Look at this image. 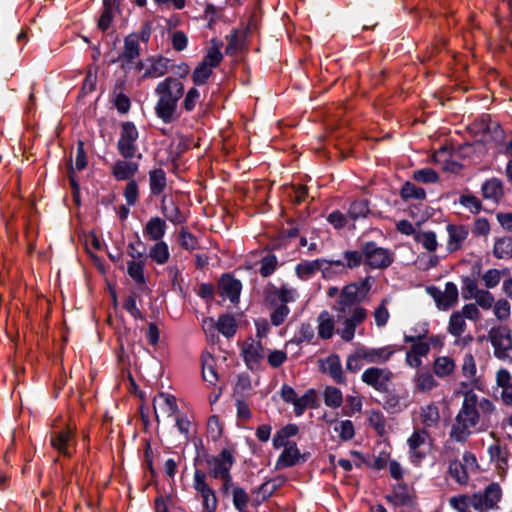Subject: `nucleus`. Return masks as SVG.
Wrapping results in <instances>:
<instances>
[{
  "mask_svg": "<svg viewBox=\"0 0 512 512\" xmlns=\"http://www.w3.org/2000/svg\"><path fill=\"white\" fill-rule=\"evenodd\" d=\"M138 137V130L132 122L122 123L117 149L124 159H131L136 156L140 159L142 157L141 154L137 155L138 148L136 142Z\"/></svg>",
  "mask_w": 512,
  "mask_h": 512,
  "instance_id": "7",
  "label": "nucleus"
},
{
  "mask_svg": "<svg viewBox=\"0 0 512 512\" xmlns=\"http://www.w3.org/2000/svg\"><path fill=\"white\" fill-rule=\"evenodd\" d=\"M221 45L212 41V46L207 50V53L202 63L208 65L211 68L217 67L223 60V54L220 50Z\"/></svg>",
  "mask_w": 512,
  "mask_h": 512,
  "instance_id": "47",
  "label": "nucleus"
},
{
  "mask_svg": "<svg viewBox=\"0 0 512 512\" xmlns=\"http://www.w3.org/2000/svg\"><path fill=\"white\" fill-rule=\"evenodd\" d=\"M459 203L473 214L479 213L482 208L480 200L471 194L462 195L459 198Z\"/></svg>",
  "mask_w": 512,
  "mask_h": 512,
  "instance_id": "60",
  "label": "nucleus"
},
{
  "mask_svg": "<svg viewBox=\"0 0 512 512\" xmlns=\"http://www.w3.org/2000/svg\"><path fill=\"white\" fill-rule=\"evenodd\" d=\"M471 383L461 382V390L457 394L463 396L462 406L455 416L451 426L450 439L465 443L472 433L477 429L482 419H487L495 411V405L488 398H479L470 389Z\"/></svg>",
  "mask_w": 512,
  "mask_h": 512,
  "instance_id": "2",
  "label": "nucleus"
},
{
  "mask_svg": "<svg viewBox=\"0 0 512 512\" xmlns=\"http://www.w3.org/2000/svg\"><path fill=\"white\" fill-rule=\"evenodd\" d=\"M455 367L454 360L448 356L437 357L433 363V371L440 378L450 376L454 372Z\"/></svg>",
  "mask_w": 512,
  "mask_h": 512,
  "instance_id": "34",
  "label": "nucleus"
},
{
  "mask_svg": "<svg viewBox=\"0 0 512 512\" xmlns=\"http://www.w3.org/2000/svg\"><path fill=\"white\" fill-rule=\"evenodd\" d=\"M426 291L434 299L437 308L440 310H449L458 302V288L453 282H447L443 291L436 286H429Z\"/></svg>",
  "mask_w": 512,
  "mask_h": 512,
  "instance_id": "11",
  "label": "nucleus"
},
{
  "mask_svg": "<svg viewBox=\"0 0 512 512\" xmlns=\"http://www.w3.org/2000/svg\"><path fill=\"white\" fill-rule=\"evenodd\" d=\"M232 500H233V505L239 512L247 511L246 507H247V504L249 501V497L243 488H241L239 486L233 487Z\"/></svg>",
  "mask_w": 512,
  "mask_h": 512,
  "instance_id": "53",
  "label": "nucleus"
},
{
  "mask_svg": "<svg viewBox=\"0 0 512 512\" xmlns=\"http://www.w3.org/2000/svg\"><path fill=\"white\" fill-rule=\"evenodd\" d=\"M401 196L404 199L424 200L426 192L423 188L418 187L411 182H406L401 189Z\"/></svg>",
  "mask_w": 512,
  "mask_h": 512,
  "instance_id": "51",
  "label": "nucleus"
},
{
  "mask_svg": "<svg viewBox=\"0 0 512 512\" xmlns=\"http://www.w3.org/2000/svg\"><path fill=\"white\" fill-rule=\"evenodd\" d=\"M419 420L423 425L422 429L427 430L428 428L437 426L440 420L438 407L435 404H428L421 407L419 411Z\"/></svg>",
  "mask_w": 512,
  "mask_h": 512,
  "instance_id": "28",
  "label": "nucleus"
},
{
  "mask_svg": "<svg viewBox=\"0 0 512 512\" xmlns=\"http://www.w3.org/2000/svg\"><path fill=\"white\" fill-rule=\"evenodd\" d=\"M461 370L464 377L472 380V382L476 384L477 381L475 379V376L477 368L475 358L471 353H467L464 355Z\"/></svg>",
  "mask_w": 512,
  "mask_h": 512,
  "instance_id": "52",
  "label": "nucleus"
},
{
  "mask_svg": "<svg viewBox=\"0 0 512 512\" xmlns=\"http://www.w3.org/2000/svg\"><path fill=\"white\" fill-rule=\"evenodd\" d=\"M320 272L324 278H333L337 274L345 272L342 260H326L320 259Z\"/></svg>",
  "mask_w": 512,
  "mask_h": 512,
  "instance_id": "39",
  "label": "nucleus"
},
{
  "mask_svg": "<svg viewBox=\"0 0 512 512\" xmlns=\"http://www.w3.org/2000/svg\"><path fill=\"white\" fill-rule=\"evenodd\" d=\"M71 441H72V430L70 428L51 432L50 443H51L52 447L63 455L69 456L71 454V452H70Z\"/></svg>",
  "mask_w": 512,
  "mask_h": 512,
  "instance_id": "23",
  "label": "nucleus"
},
{
  "mask_svg": "<svg viewBox=\"0 0 512 512\" xmlns=\"http://www.w3.org/2000/svg\"><path fill=\"white\" fill-rule=\"evenodd\" d=\"M412 383L415 391L420 393H429L439 385L434 375L429 371H418L414 375Z\"/></svg>",
  "mask_w": 512,
  "mask_h": 512,
  "instance_id": "27",
  "label": "nucleus"
},
{
  "mask_svg": "<svg viewBox=\"0 0 512 512\" xmlns=\"http://www.w3.org/2000/svg\"><path fill=\"white\" fill-rule=\"evenodd\" d=\"M493 256L500 260L512 259V236H503L495 239Z\"/></svg>",
  "mask_w": 512,
  "mask_h": 512,
  "instance_id": "30",
  "label": "nucleus"
},
{
  "mask_svg": "<svg viewBox=\"0 0 512 512\" xmlns=\"http://www.w3.org/2000/svg\"><path fill=\"white\" fill-rule=\"evenodd\" d=\"M360 356H361V352H360L359 348L357 347L355 349V351L347 357L346 369L349 372L355 373L362 368L364 360Z\"/></svg>",
  "mask_w": 512,
  "mask_h": 512,
  "instance_id": "63",
  "label": "nucleus"
},
{
  "mask_svg": "<svg viewBox=\"0 0 512 512\" xmlns=\"http://www.w3.org/2000/svg\"><path fill=\"white\" fill-rule=\"evenodd\" d=\"M155 92L159 97L155 106L156 115L164 123L174 121L178 100L184 93L183 84L176 78L168 77L158 83Z\"/></svg>",
  "mask_w": 512,
  "mask_h": 512,
  "instance_id": "3",
  "label": "nucleus"
},
{
  "mask_svg": "<svg viewBox=\"0 0 512 512\" xmlns=\"http://www.w3.org/2000/svg\"><path fill=\"white\" fill-rule=\"evenodd\" d=\"M166 223L159 217H152L145 225L144 235L153 241H160L165 234Z\"/></svg>",
  "mask_w": 512,
  "mask_h": 512,
  "instance_id": "29",
  "label": "nucleus"
},
{
  "mask_svg": "<svg viewBox=\"0 0 512 512\" xmlns=\"http://www.w3.org/2000/svg\"><path fill=\"white\" fill-rule=\"evenodd\" d=\"M193 487L202 499L204 512H215L217 509V497L215 491L207 483V474L196 469L193 475Z\"/></svg>",
  "mask_w": 512,
  "mask_h": 512,
  "instance_id": "8",
  "label": "nucleus"
},
{
  "mask_svg": "<svg viewBox=\"0 0 512 512\" xmlns=\"http://www.w3.org/2000/svg\"><path fill=\"white\" fill-rule=\"evenodd\" d=\"M162 210L164 216L174 224L185 222L186 218L180 209L175 205L171 198L164 197L162 200Z\"/></svg>",
  "mask_w": 512,
  "mask_h": 512,
  "instance_id": "32",
  "label": "nucleus"
},
{
  "mask_svg": "<svg viewBox=\"0 0 512 512\" xmlns=\"http://www.w3.org/2000/svg\"><path fill=\"white\" fill-rule=\"evenodd\" d=\"M504 271L499 269H489L482 275V281L487 289L495 288L501 281Z\"/></svg>",
  "mask_w": 512,
  "mask_h": 512,
  "instance_id": "54",
  "label": "nucleus"
},
{
  "mask_svg": "<svg viewBox=\"0 0 512 512\" xmlns=\"http://www.w3.org/2000/svg\"><path fill=\"white\" fill-rule=\"evenodd\" d=\"M343 259L344 270L355 269L364 264L363 243L360 246V250H345L343 252Z\"/></svg>",
  "mask_w": 512,
  "mask_h": 512,
  "instance_id": "35",
  "label": "nucleus"
},
{
  "mask_svg": "<svg viewBox=\"0 0 512 512\" xmlns=\"http://www.w3.org/2000/svg\"><path fill=\"white\" fill-rule=\"evenodd\" d=\"M466 329L467 325L465 322V318L461 315L460 312H453L449 318L447 330L451 335L458 338L455 341L456 345H460V343L466 344L472 341L471 336L460 339V337L464 334Z\"/></svg>",
  "mask_w": 512,
  "mask_h": 512,
  "instance_id": "19",
  "label": "nucleus"
},
{
  "mask_svg": "<svg viewBox=\"0 0 512 512\" xmlns=\"http://www.w3.org/2000/svg\"><path fill=\"white\" fill-rule=\"evenodd\" d=\"M358 348L361 352L360 357H362L364 362L369 364H384L388 362L396 352V348L393 345L378 348L359 346Z\"/></svg>",
  "mask_w": 512,
  "mask_h": 512,
  "instance_id": "14",
  "label": "nucleus"
},
{
  "mask_svg": "<svg viewBox=\"0 0 512 512\" xmlns=\"http://www.w3.org/2000/svg\"><path fill=\"white\" fill-rule=\"evenodd\" d=\"M209 475L218 479L228 473L235 462L233 453L229 449H223L216 456H207L205 459Z\"/></svg>",
  "mask_w": 512,
  "mask_h": 512,
  "instance_id": "12",
  "label": "nucleus"
},
{
  "mask_svg": "<svg viewBox=\"0 0 512 512\" xmlns=\"http://www.w3.org/2000/svg\"><path fill=\"white\" fill-rule=\"evenodd\" d=\"M493 313L499 321L507 320L511 314L510 303L505 299L497 300L493 305Z\"/></svg>",
  "mask_w": 512,
  "mask_h": 512,
  "instance_id": "58",
  "label": "nucleus"
},
{
  "mask_svg": "<svg viewBox=\"0 0 512 512\" xmlns=\"http://www.w3.org/2000/svg\"><path fill=\"white\" fill-rule=\"evenodd\" d=\"M300 459H302V455L294 442L293 444H289L283 449L282 453L278 457L276 461V469H285L291 466L296 465Z\"/></svg>",
  "mask_w": 512,
  "mask_h": 512,
  "instance_id": "26",
  "label": "nucleus"
},
{
  "mask_svg": "<svg viewBox=\"0 0 512 512\" xmlns=\"http://www.w3.org/2000/svg\"><path fill=\"white\" fill-rule=\"evenodd\" d=\"M428 439V432L425 429H415L412 435L408 438L407 444L409 446L410 454L413 461H420L424 457V453L420 450L425 445Z\"/></svg>",
  "mask_w": 512,
  "mask_h": 512,
  "instance_id": "22",
  "label": "nucleus"
},
{
  "mask_svg": "<svg viewBox=\"0 0 512 512\" xmlns=\"http://www.w3.org/2000/svg\"><path fill=\"white\" fill-rule=\"evenodd\" d=\"M278 265L277 257L273 254H269L262 258L261 266H260V274L263 277L270 276L276 269Z\"/></svg>",
  "mask_w": 512,
  "mask_h": 512,
  "instance_id": "61",
  "label": "nucleus"
},
{
  "mask_svg": "<svg viewBox=\"0 0 512 512\" xmlns=\"http://www.w3.org/2000/svg\"><path fill=\"white\" fill-rule=\"evenodd\" d=\"M140 56L139 37L137 34H129L124 39L123 52L120 54L118 60L122 61V67L126 64L132 63Z\"/></svg>",
  "mask_w": 512,
  "mask_h": 512,
  "instance_id": "21",
  "label": "nucleus"
},
{
  "mask_svg": "<svg viewBox=\"0 0 512 512\" xmlns=\"http://www.w3.org/2000/svg\"><path fill=\"white\" fill-rule=\"evenodd\" d=\"M387 299H383L381 304L375 308L373 311V317L375 320V324L378 327H383L387 324L390 314L387 309Z\"/></svg>",
  "mask_w": 512,
  "mask_h": 512,
  "instance_id": "57",
  "label": "nucleus"
},
{
  "mask_svg": "<svg viewBox=\"0 0 512 512\" xmlns=\"http://www.w3.org/2000/svg\"><path fill=\"white\" fill-rule=\"evenodd\" d=\"M502 491L497 483L489 484L484 491L473 493L472 495L468 494V498L472 501V508L474 510H483L488 512V510L494 509L497 507L498 502L501 500Z\"/></svg>",
  "mask_w": 512,
  "mask_h": 512,
  "instance_id": "9",
  "label": "nucleus"
},
{
  "mask_svg": "<svg viewBox=\"0 0 512 512\" xmlns=\"http://www.w3.org/2000/svg\"><path fill=\"white\" fill-rule=\"evenodd\" d=\"M482 195L485 199L493 200L495 202L503 196V183L497 178H491L483 183Z\"/></svg>",
  "mask_w": 512,
  "mask_h": 512,
  "instance_id": "31",
  "label": "nucleus"
},
{
  "mask_svg": "<svg viewBox=\"0 0 512 512\" xmlns=\"http://www.w3.org/2000/svg\"><path fill=\"white\" fill-rule=\"evenodd\" d=\"M448 240L446 249L449 252L460 250L469 235V228L466 225L448 224L446 226Z\"/></svg>",
  "mask_w": 512,
  "mask_h": 512,
  "instance_id": "16",
  "label": "nucleus"
},
{
  "mask_svg": "<svg viewBox=\"0 0 512 512\" xmlns=\"http://www.w3.org/2000/svg\"><path fill=\"white\" fill-rule=\"evenodd\" d=\"M321 372L328 374L337 384H345L346 377L342 369L340 357L332 354L321 361Z\"/></svg>",
  "mask_w": 512,
  "mask_h": 512,
  "instance_id": "17",
  "label": "nucleus"
},
{
  "mask_svg": "<svg viewBox=\"0 0 512 512\" xmlns=\"http://www.w3.org/2000/svg\"><path fill=\"white\" fill-rule=\"evenodd\" d=\"M139 165L137 162L128 160H118L112 167V175L119 181H131L135 174L138 172Z\"/></svg>",
  "mask_w": 512,
  "mask_h": 512,
  "instance_id": "25",
  "label": "nucleus"
},
{
  "mask_svg": "<svg viewBox=\"0 0 512 512\" xmlns=\"http://www.w3.org/2000/svg\"><path fill=\"white\" fill-rule=\"evenodd\" d=\"M413 179L422 183H435L438 181L439 176L432 168H423L414 171Z\"/></svg>",
  "mask_w": 512,
  "mask_h": 512,
  "instance_id": "59",
  "label": "nucleus"
},
{
  "mask_svg": "<svg viewBox=\"0 0 512 512\" xmlns=\"http://www.w3.org/2000/svg\"><path fill=\"white\" fill-rule=\"evenodd\" d=\"M489 339L494 349V355L499 360L512 363V337L507 327L499 326L492 328L489 332Z\"/></svg>",
  "mask_w": 512,
  "mask_h": 512,
  "instance_id": "6",
  "label": "nucleus"
},
{
  "mask_svg": "<svg viewBox=\"0 0 512 512\" xmlns=\"http://www.w3.org/2000/svg\"><path fill=\"white\" fill-rule=\"evenodd\" d=\"M364 265L370 269L383 270L388 268L394 261V253L387 248L378 246L373 241L363 243Z\"/></svg>",
  "mask_w": 512,
  "mask_h": 512,
  "instance_id": "5",
  "label": "nucleus"
},
{
  "mask_svg": "<svg viewBox=\"0 0 512 512\" xmlns=\"http://www.w3.org/2000/svg\"><path fill=\"white\" fill-rule=\"evenodd\" d=\"M495 381H496L497 387L501 388L502 402L505 405L512 407V376H511V373L505 368H500L496 372Z\"/></svg>",
  "mask_w": 512,
  "mask_h": 512,
  "instance_id": "20",
  "label": "nucleus"
},
{
  "mask_svg": "<svg viewBox=\"0 0 512 512\" xmlns=\"http://www.w3.org/2000/svg\"><path fill=\"white\" fill-rule=\"evenodd\" d=\"M449 474L461 485L466 484L469 479L467 468L458 460H454L450 463Z\"/></svg>",
  "mask_w": 512,
  "mask_h": 512,
  "instance_id": "48",
  "label": "nucleus"
},
{
  "mask_svg": "<svg viewBox=\"0 0 512 512\" xmlns=\"http://www.w3.org/2000/svg\"><path fill=\"white\" fill-rule=\"evenodd\" d=\"M148 257H150L155 263L159 265L165 264L170 257L168 245L163 241H157L149 249Z\"/></svg>",
  "mask_w": 512,
  "mask_h": 512,
  "instance_id": "38",
  "label": "nucleus"
},
{
  "mask_svg": "<svg viewBox=\"0 0 512 512\" xmlns=\"http://www.w3.org/2000/svg\"><path fill=\"white\" fill-rule=\"evenodd\" d=\"M242 356L247 367L251 370L258 368L264 358V349L260 341L249 339L242 345Z\"/></svg>",
  "mask_w": 512,
  "mask_h": 512,
  "instance_id": "15",
  "label": "nucleus"
},
{
  "mask_svg": "<svg viewBox=\"0 0 512 512\" xmlns=\"http://www.w3.org/2000/svg\"><path fill=\"white\" fill-rule=\"evenodd\" d=\"M326 424L334 425V432L338 434L341 441H350L355 436L354 424L351 420H340L336 418H329L327 415L323 416Z\"/></svg>",
  "mask_w": 512,
  "mask_h": 512,
  "instance_id": "24",
  "label": "nucleus"
},
{
  "mask_svg": "<svg viewBox=\"0 0 512 512\" xmlns=\"http://www.w3.org/2000/svg\"><path fill=\"white\" fill-rule=\"evenodd\" d=\"M323 401L326 406L337 409L343 404V394L337 387L327 386L323 391Z\"/></svg>",
  "mask_w": 512,
  "mask_h": 512,
  "instance_id": "40",
  "label": "nucleus"
},
{
  "mask_svg": "<svg viewBox=\"0 0 512 512\" xmlns=\"http://www.w3.org/2000/svg\"><path fill=\"white\" fill-rule=\"evenodd\" d=\"M320 259L306 260L297 264L295 268L296 275L302 280H308L320 271Z\"/></svg>",
  "mask_w": 512,
  "mask_h": 512,
  "instance_id": "33",
  "label": "nucleus"
},
{
  "mask_svg": "<svg viewBox=\"0 0 512 512\" xmlns=\"http://www.w3.org/2000/svg\"><path fill=\"white\" fill-rule=\"evenodd\" d=\"M334 321L327 311L320 313L318 317V335L322 339H330L334 334Z\"/></svg>",
  "mask_w": 512,
  "mask_h": 512,
  "instance_id": "37",
  "label": "nucleus"
},
{
  "mask_svg": "<svg viewBox=\"0 0 512 512\" xmlns=\"http://www.w3.org/2000/svg\"><path fill=\"white\" fill-rule=\"evenodd\" d=\"M149 184L151 193L161 194L166 188V174L162 169H154L149 172Z\"/></svg>",
  "mask_w": 512,
  "mask_h": 512,
  "instance_id": "36",
  "label": "nucleus"
},
{
  "mask_svg": "<svg viewBox=\"0 0 512 512\" xmlns=\"http://www.w3.org/2000/svg\"><path fill=\"white\" fill-rule=\"evenodd\" d=\"M146 259L141 260H131L127 263V273L128 275L137 283L144 284L145 276H144V266Z\"/></svg>",
  "mask_w": 512,
  "mask_h": 512,
  "instance_id": "43",
  "label": "nucleus"
},
{
  "mask_svg": "<svg viewBox=\"0 0 512 512\" xmlns=\"http://www.w3.org/2000/svg\"><path fill=\"white\" fill-rule=\"evenodd\" d=\"M213 68L204 63H200L192 73V80L196 85H203L212 75Z\"/></svg>",
  "mask_w": 512,
  "mask_h": 512,
  "instance_id": "55",
  "label": "nucleus"
},
{
  "mask_svg": "<svg viewBox=\"0 0 512 512\" xmlns=\"http://www.w3.org/2000/svg\"><path fill=\"white\" fill-rule=\"evenodd\" d=\"M151 65L143 77L158 78L167 72V61L163 58L151 59Z\"/></svg>",
  "mask_w": 512,
  "mask_h": 512,
  "instance_id": "50",
  "label": "nucleus"
},
{
  "mask_svg": "<svg viewBox=\"0 0 512 512\" xmlns=\"http://www.w3.org/2000/svg\"><path fill=\"white\" fill-rule=\"evenodd\" d=\"M370 289L369 278L346 285L332 306L336 321L343 325L337 332L346 342L354 338L356 327L367 318V310L359 303L366 297Z\"/></svg>",
  "mask_w": 512,
  "mask_h": 512,
  "instance_id": "1",
  "label": "nucleus"
},
{
  "mask_svg": "<svg viewBox=\"0 0 512 512\" xmlns=\"http://www.w3.org/2000/svg\"><path fill=\"white\" fill-rule=\"evenodd\" d=\"M298 296L297 290L288 284L277 287L269 283L265 287L264 300L266 305L272 309L270 320L274 326H280L284 323L290 313L287 304L295 302Z\"/></svg>",
  "mask_w": 512,
  "mask_h": 512,
  "instance_id": "4",
  "label": "nucleus"
},
{
  "mask_svg": "<svg viewBox=\"0 0 512 512\" xmlns=\"http://www.w3.org/2000/svg\"><path fill=\"white\" fill-rule=\"evenodd\" d=\"M363 407L362 397L359 395H347L346 396V410L345 415L352 416L353 414L360 412Z\"/></svg>",
  "mask_w": 512,
  "mask_h": 512,
  "instance_id": "62",
  "label": "nucleus"
},
{
  "mask_svg": "<svg viewBox=\"0 0 512 512\" xmlns=\"http://www.w3.org/2000/svg\"><path fill=\"white\" fill-rule=\"evenodd\" d=\"M387 500L395 506H408L413 502L407 487L402 485L394 488L392 494L387 496Z\"/></svg>",
  "mask_w": 512,
  "mask_h": 512,
  "instance_id": "42",
  "label": "nucleus"
},
{
  "mask_svg": "<svg viewBox=\"0 0 512 512\" xmlns=\"http://www.w3.org/2000/svg\"><path fill=\"white\" fill-rule=\"evenodd\" d=\"M370 212L369 203L367 200H356L352 202L348 209V216L352 220L365 218Z\"/></svg>",
  "mask_w": 512,
  "mask_h": 512,
  "instance_id": "46",
  "label": "nucleus"
},
{
  "mask_svg": "<svg viewBox=\"0 0 512 512\" xmlns=\"http://www.w3.org/2000/svg\"><path fill=\"white\" fill-rule=\"evenodd\" d=\"M153 407L157 422H159L160 416L169 418L179 412L175 396L164 392H160L154 397Z\"/></svg>",
  "mask_w": 512,
  "mask_h": 512,
  "instance_id": "13",
  "label": "nucleus"
},
{
  "mask_svg": "<svg viewBox=\"0 0 512 512\" xmlns=\"http://www.w3.org/2000/svg\"><path fill=\"white\" fill-rule=\"evenodd\" d=\"M202 375L203 379L209 384H215L218 380V374L214 367V359L210 355L203 357Z\"/></svg>",
  "mask_w": 512,
  "mask_h": 512,
  "instance_id": "49",
  "label": "nucleus"
},
{
  "mask_svg": "<svg viewBox=\"0 0 512 512\" xmlns=\"http://www.w3.org/2000/svg\"><path fill=\"white\" fill-rule=\"evenodd\" d=\"M314 403L315 391L313 389H310L301 397H296V401L293 404L295 414L297 416L302 415L307 408L313 407Z\"/></svg>",
  "mask_w": 512,
  "mask_h": 512,
  "instance_id": "44",
  "label": "nucleus"
},
{
  "mask_svg": "<svg viewBox=\"0 0 512 512\" xmlns=\"http://www.w3.org/2000/svg\"><path fill=\"white\" fill-rule=\"evenodd\" d=\"M369 424L382 435L385 432V417L378 410H370L367 412Z\"/></svg>",
  "mask_w": 512,
  "mask_h": 512,
  "instance_id": "56",
  "label": "nucleus"
},
{
  "mask_svg": "<svg viewBox=\"0 0 512 512\" xmlns=\"http://www.w3.org/2000/svg\"><path fill=\"white\" fill-rule=\"evenodd\" d=\"M414 240L429 252H435L438 247L437 237L433 231H418L414 235Z\"/></svg>",
  "mask_w": 512,
  "mask_h": 512,
  "instance_id": "41",
  "label": "nucleus"
},
{
  "mask_svg": "<svg viewBox=\"0 0 512 512\" xmlns=\"http://www.w3.org/2000/svg\"><path fill=\"white\" fill-rule=\"evenodd\" d=\"M393 376L390 369L373 366L362 373L361 380L378 392H386Z\"/></svg>",
  "mask_w": 512,
  "mask_h": 512,
  "instance_id": "10",
  "label": "nucleus"
},
{
  "mask_svg": "<svg viewBox=\"0 0 512 512\" xmlns=\"http://www.w3.org/2000/svg\"><path fill=\"white\" fill-rule=\"evenodd\" d=\"M476 305L480 306L484 310H489L493 307L495 299L493 295L487 290H481L475 297Z\"/></svg>",
  "mask_w": 512,
  "mask_h": 512,
  "instance_id": "64",
  "label": "nucleus"
},
{
  "mask_svg": "<svg viewBox=\"0 0 512 512\" xmlns=\"http://www.w3.org/2000/svg\"><path fill=\"white\" fill-rule=\"evenodd\" d=\"M217 330L225 337H232L237 330L235 319L230 315H221L217 320Z\"/></svg>",
  "mask_w": 512,
  "mask_h": 512,
  "instance_id": "45",
  "label": "nucleus"
},
{
  "mask_svg": "<svg viewBox=\"0 0 512 512\" xmlns=\"http://www.w3.org/2000/svg\"><path fill=\"white\" fill-rule=\"evenodd\" d=\"M241 289V282L228 274L223 275L218 284L220 296L227 297L233 303L238 301Z\"/></svg>",
  "mask_w": 512,
  "mask_h": 512,
  "instance_id": "18",
  "label": "nucleus"
}]
</instances>
